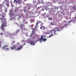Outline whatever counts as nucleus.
<instances>
[{
  "instance_id": "nucleus-14",
  "label": "nucleus",
  "mask_w": 76,
  "mask_h": 76,
  "mask_svg": "<svg viewBox=\"0 0 76 76\" xmlns=\"http://www.w3.org/2000/svg\"><path fill=\"white\" fill-rule=\"evenodd\" d=\"M32 32L33 33H34L35 31H36V29H35V28L34 29H32Z\"/></svg>"
},
{
  "instance_id": "nucleus-27",
  "label": "nucleus",
  "mask_w": 76,
  "mask_h": 76,
  "mask_svg": "<svg viewBox=\"0 0 76 76\" xmlns=\"http://www.w3.org/2000/svg\"><path fill=\"white\" fill-rule=\"evenodd\" d=\"M64 28V27H60V29H63Z\"/></svg>"
},
{
  "instance_id": "nucleus-19",
  "label": "nucleus",
  "mask_w": 76,
  "mask_h": 76,
  "mask_svg": "<svg viewBox=\"0 0 76 76\" xmlns=\"http://www.w3.org/2000/svg\"><path fill=\"white\" fill-rule=\"evenodd\" d=\"M15 42V41H13L12 42V45H13V44Z\"/></svg>"
},
{
  "instance_id": "nucleus-20",
  "label": "nucleus",
  "mask_w": 76,
  "mask_h": 76,
  "mask_svg": "<svg viewBox=\"0 0 76 76\" xmlns=\"http://www.w3.org/2000/svg\"><path fill=\"white\" fill-rule=\"evenodd\" d=\"M6 51H9V48H7L6 49H5Z\"/></svg>"
},
{
  "instance_id": "nucleus-2",
  "label": "nucleus",
  "mask_w": 76,
  "mask_h": 76,
  "mask_svg": "<svg viewBox=\"0 0 76 76\" xmlns=\"http://www.w3.org/2000/svg\"><path fill=\"white\" fill-rule=\"evenodd\" d=\"M57 31L59 32L60 31V30L58 29L57 28H55L52 30V33H53L55 35H56V34H57Z\"/></svg>"
},
{
  "instance_id": "nucleus-29",
  "label": "nucleus",
  "mask_w": 76,
  "mask_h": 76,
  "mask_svg": "<svg viewBox=\"0 0 76 76\" xmlns=\"http://www.w3.org/2000/svg\"><path fill=\"white\" fill-rule=\"evenodd\" d=\"M40 29H42V26L41 25V26L40 27Z\"/></svg>"
},
{
  "instance_id": "nucleus-33",
  "label": "nucleus",
  "mask_w": 76,
  "mask_h": 76,
  "mask_svg": "<svg viewBox=\"0 0 76 76\" xmlns=\"http://www.w3.org/2000/svg\"><path fill=\"white\" fill-rule=\"evenodd\" d=\"M19 30H18L17 31V32H19Z\"/></svg>"
},
{
  "instance_id": "nucleus-1",
  "label": "nucleus",
  "mask_w": 76,
  "mask_h": 76,
  "mask_svg": "<svg viewBox=\"0 0 76 76\" xmlns=\"http://www.w3.org/2000/svg\"><path fill=\"white\" fill-rule=\"evenodd\" d=\"M4 17L3 16H2L1 18H0V20H1V21H2V25L1 26V29L2 31H5V27L7 26V23H6V19L4 18Z\"/></svg>"
},
{
  "instance_id": "nucleus-38",
  "label": "nucleus",
  "mask_w": 76,
  "mask_h": 76,
  "mask_svg": "<svg viewBox=\"0 0 76 76\" xmlns=\"http://www.w3.org/2000/svg\"><path fill=\"white\" fill-rule=\"evenodd\" d=\"M38 8H39H39H37V9H38Z\"/></svg>"
},
{
  "instance_id": "nucleus-41",
  "label": "nucleus",
  "mask_w": 76,
  "mask_h": 76,
  "mask_svg": "<svg viewBox=\"0 0 76 76\" xmlns=\"http://www.w3.org/2000/svg\"><path fill=\"white\" fill-rule=\"evenodd\" d=\"M42 25H43V24H42Z\"/></svg>"
},
{
  "instance_id": "nucleus-37",
  "label": "nucleus",
  "mask_w": 76,
  "mask_h": 76,
  "mask_svg": "<svg viewBox=\"0 0 76 76\" xmlns=\"http://www.w3.org/2000/svg\"><path fill=\"white\" fill-rule=\"evenodd\" d=\"M48 34H50V33H48Z\"/></svg>"
},
{
  "instance_id": "nucleus-26",
  "label": "nucleus",
  "mask_w": 76,
  "mask_h": 76,
  "mask_svg": "<svg viewBox=\"0 0 76 76\" xmlns=\"http://www.w3.org/2000/svg\"><path fill=\"white\" fill-rule=\"evenodd\" d=\"M5 1H7V2H9V0H5Z\"/></svg>"
},
{
  "instance_id": "nucleus-9",
  "label": "nucleus",
  "mask_w": 76,
  "mask_h": 76,
  "mask_svg": "<svg viewBox=\"0 0 76 76\" xmlns=\"http://www.w3.org/2000/svg\"><path fill=\"white\" fill-rule=\"evenodd\" d=\"M2 42H3V39H2L1 40L0 38V47H1V43H2Z\"/></svg>"
},
{
  "instance_id": "nucleus-35",
  "label": "nucleus",
  "mask_w": 76,
  "mask_h": 76,
  "mask_svg": "<svg viewBox=\"0 0 76 76\" xmlns=\"http://www.w3.org/2000/svg\"><path fill=\"white\" fill-rule=\"evenodd\" d=\"M43 28H45V27L44 26H43Z\"/></svg>"
},
{
  "instance_id": "nucleus-16",
  "label": "nucleus",
  "mask_w": 76,
  "mask_h": 76,
  "mask_svg": "<svg viewBox=\"0 0 76 76\" xmlns=\"http://www.w3.org/2000/svg\"><path fill=\"white\" fill-rule=\"evenodd\" d=\"M7 4L6 5V6L7 7H9V2H7Z\"/></svg>"
},
{
  "instance_id": "nucleus-22",
  "label": "nucleus",
  "mask_w": 76,
  "mask_h": 76,
  "mask_svg": "<svg viewBox=\"0 0 76 76\" xmlns=\"http://www.w3.org/2000/svg\"><path fill=\"white\" fill-rule=\"evenodd\" d=\"M36 3V1H33V3L34 4H35V3Z\"/></svg>"
},
{
  "instance_id": "nucleus-3",
  "label": "nucleus",
  "mask_w": 76,
  "mask_h": 76,
  "mask_svg": "<svg viewBox=\"0 0 76 76\" xmlns=\"http://www.w3.org/2000/svg\"><path fill=\"white\" fill-rule=\"evenodd\" d=\"M16 3L18 4H21V3H22V0H14V3Z\"/></svg>"
},
{
  "instance_id": "nucleus-12",
  "label": "nucleus",
  "mask_w": 76,
  "mask_h": 76,
  "mask_svg": "<svg viewBox=\"0 0 76 76\" xmlns=\"http://www.w3.org/2000/svg\"><path fill=\"white\" fill-rule=\"evenodd\" d=\"M3 7H5V6L3 5V4H0V8H1Z\"/></svg>"
},
{
  "instance_id": "nucleus-15",
  "label": "nucleus",
  "mask_w": 76,
  "mask_h": 76,
  "mask_svg": "<svg viewBox=\"0 0 76 76\" xmlns=\"http://www.w3.org/2000/svg\"><path fill=\"white\" fill-rule=\"evenodd\" d=\"M53 34H51L48 37V38H49V37H53Z\"/></svg>"
},
{
  "instance_id": "nucleus-30",
  "label": "nucleus",
  "mask_w": 76,
  "mask_h": 76,
  "mask_svg": "<svg viewBox=\"0 0 76 76\" xmlns=\"http://www.w3.org/2000/svg\"><path fill=\"white\" fill-rule=\"evenodd\" d=\"M15 35V34H14V33H13V34H12V35Z\"/></svg>"
},
{
  "instance_id": "nucleus-6",
  "label": "nucleus",
  "mask_w": 76,
  "mask_h": 76,
  "mask_svg": "<svg viewBox=\"0 0 76 76\" xmlns=\"http://www.w3.org/2000/svg\"><path fill=\"white\" fill-rule=\"evenodd\" d=\"M23 45H21L20 46L19 48H18L16 49V50H21L22 48V47H23Z\"/></svg>"
},
{
  "instance_id": "nucleus-23",
  "label": "nucleus",
  "mask_w": 76,
  "mask_h": 76,
  "mask_svg": "<svg viewBox=\"0 0 76 76\" xmlns=\"http://www.w3.org/2000/svg\"><path fill=\"white\" fill-rule=\"evenodd\" d=\"M73 9H75V10H76V8L75 7H73Z\"/></svg>"
},
{
  "instance_id": "nucleus-25",
  "label": "nucleus",
  "mask_w": 76,
  "mask_h": 76,
  "mask_svg": "<svg viewBox=\"0 0 76 76\" xmlns=\"http://www.w3.org/2000/svg\"><path fill=\"white\" fill-rule=\"evenodd\" d=\"M7 12V10H5V13H6V12Z\"/></svg>"
},
{
  "instance_id": "nucleus-32",
  "label": "nucleus",
  "mask_w": 76,
  "mask_h": 76,
  "mask_svg": "<svg viewBox=\"0 0 76 76\" xmlns=\"http://www.w3.org/2000/svg\"><path fill=\"white\" fill-rule=\"evenodd\" d=\"M38 3H39V2H37V4H38Z\"/></svg>"
},
{
  "instance_id": "nucleus-24",
  "label": "nucleus",
  "mask_w": 76,
  "mask_h": 76,
  "mask_svg": "<svg viewBox=\"0 0 76 76\" xmlns=\"http://www.w3.org/2000/svg\"><path fill=\"white\" fill-rule=\"evenodd\" d=\"M73 19H74L73 20H75V19H76V16L75 17V18H73Z\"/></svg>"
},
{
  "instance_id": "nucleus-10",
  "label": "nucleus",
  "mask_w": 76,
  "mask_h": 76,
  "mask_svg": "<svg viewBox=\"0 0 76 76\" xmlns=\"http://www.w3.org/2000/svg\"><path fill=\"white\" fill-rule=\"evenodd\" d=\"M19 10L18 9V8H16L15 9V12H18Z\"/></svg>"
},
{
  "instance_id": "nucleus-39",
  "label": "nucleus",
  "mask_w": 76,
  "mask_h": 76,
  "mask_svg": "<svg viewBox=\"0 0 76 76\" xmlns=\"http://www.w3.org/2000/svg\"><path fill=\"white\" fill-rule=\"evenodd\" d=\"M4 2H5L4 1V2H3V3H4Z\"/></svg>"
},
{
  "instance_id": "nucleus-7",
  "label": "nucleus",
  "mask_w": 76,
  "mask_h": 76,
  "mask_svg": "<svg viewBox=\"0 0 76 76\" xmlns=\"http://www.w3.org/2000/svg\"><path fill=\"white\" fill-rule=\"evenodd\" d=\"M40 40H41V41H45L47 40V39L43 38L42 36H41Z\"/></svg>"
},
{
  "instance_id": "nucleus-4",
  "label": "nucleus",
  "mask_w": 76,
  "mask_h": 76,
  "mask_svg": "<svg viewBox=\"0 0 76 76\" xmlns=\"http://www.w3.org/2000/svg\"><path fill=\"white\" fill-rule=\"evenodd\" d=\"M31 4H26V7H25V8H27V10H30L31 9Z\"/></svg>"
},
{
  "instance_id": "nucleus-13",
  "label": "nucleus",
  "mask_w": 76,
  "mask_h": 76,
  "mask_svg": "<svg viewBox=\"0 0 76 76\" xmlns=\"http://www.w3.org/2000/svg\"><path fill=\"white\" fill-rule=\"evenodd\" d=\"M40 22H41L39 21V20H37V22L36 24V26H37V25H38V23H40Z\"/></svg>"
},
{
  "instance_id": "nucleus-31",
  "label": "nucleus",
  "mask_w": 76,
  "mask_h": 76,
  "mask_svg": "<svg viewBox=\"0 0 76 76\" xmlns=\"http://www.w3.org/2000/svg\"><path fill=\"white\" fill-rule=\"evenodd\" d=\"M18 44H19V42L17 43V45H18Z\"/></svg>"
},
{
  "instance_id": "nucleus-8",
  "label": "nucleus",
  "mask_w": 76,
  "mask_h": 76,
  "mask_svg": "<svg viewBox=\"0 0 76 76\" xmlns=\"http://www.w3.org/2000/svg\"><path fill=\"white\" fill-rule=\"evenodd\" d=\"M13 10L12 9L10 10V14H13Z\"/></svg>"
},
{
  "instance_id": "nucleus-5",
  "label": "nucleus",
  "mask_w": 76,
  "mask_h": 76,
  "mask_svg": "<svg viewBox=\"0 0 76 76\" xmlns=\"http://www.w3.org/2000/svg\"><path fill=\"white\" fill-rule=\"evenodd\" d=\"M17 47V45H15L12 46V47H10V48L11 50H15L16 48Z\"/></svg>"
},
{
  "instance_id": "nucleus-28",
  "label": "nucleus",
  "mask_w": 76,
  "mask_h": 76,
  "mask_svg": "<svg viewBox=\"0 0 76 76\" xmlns=\"http://www.w3.org/2000/svg\"><path fill=\"white\" fill-rule=\"evenodd\" d=\"M3 33H0V35H3Z\"/></svg>"
},
{
  "instance_id": "nucleus-21",
  "label": "nucleus",
  "mask_w": 76,
  "mask_h": 76,
  "mask_svg": "<svg viewBox=\"0 0 76 76\" xmlns=\"http://www.w3.org/2000/svg\"><path fill=\"white\" fill-rule=\"evenodd\" d=\"M72 22V20H71L70 21H68L69 23H70V22Z\"/></svg>"
},
{
  "instance_id": "nucleus-17",
  "label": "nucleus",
  "mask_w": 76,
  "mask_h": 76,
  "mask_svg": "<svg viewBox=\"0 0 76 76\" xmlns=\"http://www.w3.org/2000/svg\"><path fill=\"white\" fill-rule=\"evenodd\" d=\"M25 25H23L22 24H20V26L21 27V29H22V27H23V26H24Z\"/></svg>"
},
{
  "instance_id": "nucleus-34",
  "label": "nucleus",
  "mask_w": 76,
  "mask_h": 76,
  "mask_svg": "<svg viewBox=\"0 0 76 76\" xmlns=\"http://www.w3.org/2000/svg\"><path fill=\"white\" fill-rule=\"evenodd\" d=\"M45 10H47V9H46V8H45Z\"/></svg>"
},
{
  "instance_id": "nucleus-11",
  "label": "nucleus",
  "mask_w": 76,
  "mask_h": 76,
  "mask_svg": "<svg viewBox=\"0 0 76 76\" xmlns=\"http://www.w3.org/2000/svg\"><path fill=\"white\" fill-rule=\"evenodd\" d=\"M8 47V45H6V46L4 45V46H3L2 47V49L3 50H5V47Z\"/></svg>"
},
{
  "instance_id": "nucleus-36",
  "label": "nucleus",
  "mask_w": 76,
  "mask_h": 76,
  "mask_svg": "<svg viewBox=\"0 0 76 76\" xmlns=\"http://www.w3.org/2000/svg\"><path fill=\"white\" fill-rule=\"evenodd\" d=\"M25 44H26L24 43V45H25Z\"/></svg>"
},
{
  "instance_id": "nucleus-40",
  "label": "nucleus",
  "mask_w": 76,
  "mask_h": 76,
  "mask_svg": "<svg viewBox=\"0 0 76 76\" xmlns=\"http://www.w3.org/2000/svg\"><path fill=\"white\" fill-rule=\"evenodd\" d=\"M0 16H1V15H0Z\"/></svg>"
},
{
  "instance_id": "nucleus-18",
  "label": "nucleus",
  "mask_w": 76,
  "mask_h": 76,
  "mask_svg": "<svg viewBox=\"0 0 76 76\" xmlns=\"http://www.w3.org/2000/svg\"><path fill=\"white\" fill-rule=\"evenodd\" d=\"M30 44H31V45H34V42H30Z\"/></svg>"
}]
</instances>
